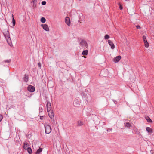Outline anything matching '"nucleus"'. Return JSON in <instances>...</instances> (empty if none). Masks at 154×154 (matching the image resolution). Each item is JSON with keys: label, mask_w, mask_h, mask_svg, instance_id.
<instances>
[{"label": "nucleus", "mask_w": 154, "mask_h": 154, "mask_svg": "<svg viewBox=\"0 0 154 154\" xmlns=\"http://www.w3.org/2000/svg\"><path fill=\"white\" fill-rule=\"evenodd\" d=\"M83 57L85 58H86V57L85 56H83Z\"/></svg>", "instance_id": "36"}, {"label": "nucleus", "mask_w": 154, "mask_h": 154, "mask_svg": "<svg viewBox=\"0 0 154 154\" xmlns=\"http://www.w3.org/2000/svg\"><path fill=\"white\" fill-rule=\"evenodd\" d=\"M28 152L30 154H31L32 153V150L30 147H28L27 149Z\"/></svg>", "instance_id": "18"}, {"label": "nucleus", "mask_w": 154, "mask_h": 154, "mask_svg": "<svg viewBox=\"0 0 154 154\" xmlns=\"http://www.w3.org/2000/svg\"><path fill=\"white\" fill-rule=\"evenodd\" d=\"M24 80L26 82H27L28 80V78H24Z\"/></svg>", "instance_id": "30"}, {"label": "nucleus", "mask_w": 154, "mask_h": 154, "mask_svg": "<svg viewBox=\"0 0 154 154\" xmlns=\"http://www.w3.org/2000/svg\"><path fill=\"white\" fill-rule=\"evenodd\" d=\"M27 89L31 92H33L35 90V87L31 85H29L28 86Z\"/></svg>", "instance_id": "4"}, {"label": "nucleus", "mask_w": 154, "mask_h": 154, "mask_svg": "<svg viewBox=\"0 0 154 154\" xmlns=\"http://www.w3.org/2000/svg\"><path fill=\"white\" fill-rule=\"evenodd\" d=\"M125 1H127L128 0H125Z\"/></svg>", "instance_id": "37"}, {"label": "nucleus", "mask_w": 154, "mask_h": 154, "mask_svg": "<svg viewBox=\"0 0 154 154\" xmlns=\"http://www.w3.org/2000/svg\"><path fill=\"white\" fill-rule=\"evenodd\" d=\"M125 127H127L128 128H130V127L131 126V124L128 122H127L125 124Z\"/></svg>", "instance_id": "20"}, {"label": "nucleus", "mask_w": 154, "mask_h": 154, "mask_svg": "<svg viewBox=\"0 0 154 154\" xmlns=\"http://www.w3.org/2000/svg\"><path fill=\"white\" fill-rule=\"evenodd\" d=\"M83 125V122L81 120H79L77 122V125L78 126H82Z\"/></svg>", "instance_id": "11"}, {"label": "nucleus", "mask_w": 154, "mask_h": 154, "mask_svg": "<svg viewBox=\"0 0 154 154\" xmlns=\"http://www.w3.org/2000/svg\"><path fill=\"white\" fill-rule=\"evenodd\" d=\"M121 57L119 55L117 56L113 60V61L115 63L118 62L121 59Z\"/></svg>", "instance_id": "10"}, {"label": "nucleus", "mask_w": 154, "mask_h": 154, "mask_svg": "<svg viewBox=\"0 0 154 154\" xmlns=\"http://www.w3.org/2000/svg\"><path fill=\"white\" fill-rule=\"evenodd\" d=\"M43 116H40V119L41 120H43Z\"/></svg>", "instance_id": "34"}, {"label": "nucleus", "mask_w": 154, "mask_h": 154, "mask_svg": "<svg viewBox=\"0 0 154 154\" xmlns=\"http://www.w3.org/2000/svg\"><path fill=\"white\" fill-rule=\"evenodd\" d=\"M146 131L149 133H151L152 132V130L151 129V128L149 127H147L146 128Z\"/></svg>", "instance_id": "16"}, {"label": "nucleus", "mask_w": 154, "mask_h": 154, "mask_svg": "<svg viewBox=\"0 0 154 154\" xmlns=\"http://www.w3.org/2000/svg\"><path fill=\"white\" fill-rule=\"evenodd\" d=\"M145 118L147 120V121L151 123L152 122V120L150 119V118L148 116H146L145 117Z\"/></svg>", "instance_id": "15"}, {"label": "nucleus", "mask_w": 154, "mask_h": 154, "mask_svg": "<svg viewBox=\"0 0 154 154\" xmlns=\"http://www.w3.org/2000/svg\"><path fill=\"white\" fill-rule=\"evenodd\" d=\"M46 4V2L45 1H43L42 2V5H44Z\"/></svg>", "instance_id": "28"}, {"label": "nucleus", "mask_w": 154, "mask_h": 154, "mask_svg": "<svg viewBox=\"0 0 154 154\" xmlns=\"http://www.w3.org/2000/svg\"><path fill=\"white\" fill-rule=\"evenodd\" d=\"M28 146V143L26 142L24 143V146H23V148L25 149L26 150L27 149Z\"/></svg>", "instance_id": "13"}, {"label": "nucleus", "mask_w": 154, "mask_h": 154, "mask_svg": "<svg viewBox=\"0 0 154 154\" xmlns=\"http://www.w3.org/2000/svg\"><path fill=\"white\" fill-rule=\"evenodd\" d=\"M41 26L45 30L48 32L49 31V28L47 25L42 24Z\"/></svg>", "instance_id": "6"}, {"label": "nucleus", "mask_w": 154, "mask_h": 154, "mask_svg": "<svg viewBox=\"0 0 154 154\" xmlns=\"http://www.w3.org/2000/svg\"><path fill=\"white\" fill-rule=\"evenodd\" d=\"M65 22L66 23L68 26L70 25V21L69 18L68 17H66L65 18Z\"/></svg>", "instance_id": "8"}, {"label": "nucleus", "mask_w": 154, "mask_h": 154, "mask_svg": "<svg viewBox=\"0 0 154 154\" xmlns=\"http://www.w3.org/2000/svg\"><path fill=\"white\" fill-rule=\"evenodd\" d=\"M118 5L119 6V8L120 10H122L123 9V7L121 5V4L120 3H119L118 4Z\"/></svg>", "instance_id": "27"}, {"label": "nucleus", "mask_w": 154, "mask_h": 154, "mask_svg": "<svg viewBox=\"0 0 154 154\" xmlns=\"http://www.w3.org/2000/svg\"><path fill=\"white\" fill-rule=\"evenodd\" d=\"M143 39L144 42L147 41L146 39V37L144 35H143Z\"/></svg>", "instance_id": "26"}, {"label": "nucleus", "mask_w": 154, "mask_h": 154, "mask_svg": "<svg viewBox=\"0 0 154 154\" xmlns=\"http://www.w3.org/2000/svg\"><path fill=\"white\" fill-rule=\"evenodd\" d=\"M51 131V127L48 125L45 126V133L47 134H49Z\"/></svg>", "instance_id": "2"}, {"label": "nucleus", "mask_w": 154, "mask_h": 154, "mask_svg": "<svg viewBox=\"0 0 154 154\" xmlns=\"http://www.w3.org/2000/svg\"><path fill=\"white\" fill-rule=\"evenodd\" d=\"M108 43L111 46V48L112 49H113L115 48V45L114 43L110 40H108Z\"/></svg>", "instance_id": "9"}, {"label": "nucleus", "mask_w": 154, "mask_h": 154, "mask_svg": "<svg viewBox=\"0 0 154 154\" xmlns=\"http://www.w3.org/2000/svg\"><path fill=\"white\" fill-rule=\"evenodd\" d=\"M37 2V0H32L31 3H32V6L33 8H35L36 6V4L35 5V3H36Z\"/></svg>", "instance_id": "12"}, {"label": "nucleus", "mask_w": 154, "mask_h": 154, "mask_svg": "<svg viewBox=\"0 0 154 154\" xmlns=\"http://www.w3.org/2000/svg\"><path fill=\"white\" fill-rule=\"evenodd\" d=\"M12 23L13 25V26H14L15 25V21L14 19V15L13 14L12 15Z\"/></svg>", "instance_id": "19"}, {"label": "nucleus", "mask_w": 154, "mask_h": 154, "mask_svg": "<svg viewBox=\"0 0 154 154\" xmlns=\"http://www.w3.org/2000/svg\"><path fill=\"white\" fill-rule=\"evenodd\" d=\"M11 59L5 60L3 62V63H10L11 62Z\"/></svg>", "instance_id": "22"}, {"label": "nucleus", "mask_w": 154, "mask_h": 154, "mask_svg": "<svg viewBox=\"0 0 154 154\" xmlns=\"http://www.w3.org/2000/svg\"><path fill=\"white\" fill-rule=\"evenodd\" d=\"M3 116L1 114H0V122L3 119Z\"/></svg>", "instance_id": "31"}, {"label": "nucleus", "mask_w": 154, "mask_h": 154, "mask_svg": "<svg viewBox=\"0 0 154 154\" xmlns=\"http://www.w3.org/2000/svg\"><path fill=\"white\" fill-rule=\"evenodd\" d=\"M112 128H109L107 130V131H112Z\"/></svg>", "instance_id": "35"}, {"label": "nucleus", "mask_w": 154, "mask_h": 154, "mask_svg": "<svg viewBox=\"0 0 154 154\" xmlns=\"http://www.w3.org/2000/svg\"><path fill=\"white\" fill-rule=\"evenodd\" d=\"M3 33L8 45L11 47L13 45L8 29H5L3 31Z\"/></svg>", "instance_id": "1"}, {"label": "nucleus", "mask_w": 154, "mask_h": 154, "mask_svg": "<svg viewBox=\"0 0 154 154\" xmlns=\"http://www.w3.org/2000/svg\"><path fill=\"white\" fill-rule=\"evenodd\" d=\"M78 101L77 100H75L74 101V104L75 105H77L79 104V103H78Z\"/></svg>", "instance_id": "29"}, {"label": "nucleus", "mask_w": 154, "mask_h": 154, "mask_svg": "<svg viewBox=\"0 0 154 154\" xmlns=\"http://www.w3.org/2000/svg\"><path fill=\"white\" fill-rule=\"evenodd\" d=\"M45 21L46 19L45 18L42 17L41 18V21L42 23H45Z\"/></svg>", "instance_id": "21"}, {"label": "nucleus", "mask_w": 154, "mask_h": 154, "mask_svg": "<svg viewBox=\"0 0 154 154\" xmlns=\"http://www.w3.org/2000/svg\"><path fill=\"white\" fill-rule=\"evenodd\" d=\"M46 107L47 110H50L51 109V105L50 102L48 101H46Z\"/></svg>", "instance_id": "7"}, {"label": "nucleus", "mask_w": 154, "mask_h": 154, "mask_svg": "<svg viewBox=\"0 0 154 154\" xmlns=\"http://www.w3.org/2000/svg\"><path fill=\"white\" fill-rule=\"evenodd\" d=\"M109 35H106L104 36V39L105 40L108 39L109 38Z\"/></svg>", "instance_id": "24"}, {"label": "nucleus", "mask_w": 154, "mask_h": 154, "mask_svg": "<svg viewBox=\"0 0 154 154\" xmlns=\"http://www.w3.org/2000/svg\"><path fill=\"white\" fill-rule=\"evenodd\" d=\"M136 27L137 29H140V27L139 25H137Z\"/></svg>", "instance_id": "33"}, {"label": "nucleus", "mask_w": 154, "mask_h": 154, "mask_svg": "<svg viewBox=\"0 0 154 154\" xmlns=\"http://www.w3.org/2000/svg\"><path fill=\"white\" fill-rule=\"evenodd\" d=\"M39 113H40V112H42L43 111V108L42 107H40L39 109Z\"/></svg>", "instance_id": "25"}, {"label": "nucleus", "mask_w": 154, "mask_h": 154, "mask_svg": "<svg viewBox=\"0 0 154 154\" xmlns=\"http://www.w3.org/2000/svg\"><path fill=\"white\" fill-rule=\"evenodd\" d=\"M38 67L39 68H41V64L40 63H38Z\"/></svg>", "instance_id": "32"}, {"label": "nucleus", "mask_w": 154, "mask_h": 154, "mask_svg": "<svg viewBox=\"0 0 154 154\" xmlns=\"http://www.w3.org/2000/svg\"><path fill=\"white\" fill-rule=\"evenodd\" d=\"M88 54V51L87 50H84L82 52V54L83 55H87Z\"/></svg>", "instance_id": "17"}, {"label": "nucleus", "mask_w": 154, "mask_h": 154, "mask_svg": "<svg viewBox=\"0 0 154 154\" xmlns=\"http://www.w3.org/2000/svg\"><path fill=\"white\" fill-rule=\"evenodd\" d=\"M42 150V149L41 148H39L35 154H39L41 152Z\"/></svg>", "instance_id": "14"}, {"label": "nucleus", "mask_w": 154, "mask_h": 154, "mask_svg": "<svg viewBox=\"0 0 154 154\" xmlns=\"http://www.w3.org/2000/svg\"><path fill=\"white\" fill-rule=\"evenodd\" d=\"M48 115L51 119H53L54 117V112L52 110H47Z\"/></svg>", "instance_id": "5"}, {"label": "nucleus", "mask_w": 154, "mask_h": 154, "mask_svg": "<svg viewBox=\"0 0 154 154\" xmlns=\"http://www.w3.org/2000/svg\"><path fill=\"white\" fill-rule=\"evenodd\" d=\"M80 45L82 47H87L88 46V44L84 40H82L81 41L80 43Z\"/></svg>", "instance_id": "3"}, {"label": "nucleus", "mask_w": 154, "mask_h": 154, "mask_svg": "<svg viewBox=\"0 0 154 154\" xmlns=\"http://www.w3.org/2000/svg\"><path fill=\"white\" fill-rule=\"evenodd\" d=\"M144 43L145 47L146 48H148L149 47V43L147 41L144 42Z\"/></svg>", "instance_id": "23"}]
</instances>
